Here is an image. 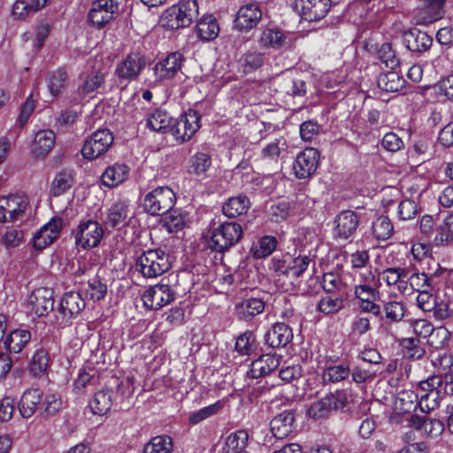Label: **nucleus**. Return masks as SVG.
I'll return each instance as SVG.
<instances>
[{"mask_svg": "<svg viewBox=\"0 0 453 453\" xmlns=\"http://www.w3.org/2000/svg\"><path fill=\"white\" fill-rule=\"evenodd\" d=\"M198 15L196 0H180L165 11L161 22L163 27L174 30L188 27Z\"/></svg>", "mask_w": 453, "mask_h": 453, "instance_id": "obj_1", "label": "nucleus"}, {"mask_svg": "<svg viewBox=\"0 0 453 453\" xmlns=\"http://www.w3.org/2000/svg\"><path fill=\"white\" fill-rule=\"evenodd\" d=\"M72 234L76 248L79 250H87L99 246L104 238V230L98 221L83 219L73 229Z\"/></svg>", "mask_w": 453, "mask_h": 453, "instance_id": "obj_2", "label": "nucleus"}, {"mask_svg": "<svg viewBox=\"0 0 453 453\" xmlns=\"http://www.w3.org/2000/svg\"><path fill=\"white\" fill-rule=\"evenodd\" d=\"M136 270L145 278H156L169 270V256L162 250H148L142 252L135 263Z\"/></svg>", "mask_w": 453, "mask_h": 453, "instance_id": "obj_3", "label": "nucleus"}, {"mask_svg": "<svg viewBox=\"0 0 453 453\" xmlns=\"http://www.w3.org/2000/svg\"><path fill=\"white\" fill-rule=\"evenodd\" d=\"M176 196L173 190L167 187H157L144 196L142 206L150 215H161L168 212L175 204Z\"/></svg>", "mask_w": 453, "mask_h": 453, "instance_id": "obj_4", "label": "nucleus"}, {"mask_svg": "<svg viewBox=\"0 0 453 453\" xmlns=\"http://www.w3.org/2000/svg\"><path fill=\"white\" fill-rule=\"evenodd\" d=\"M29 199L24 194H12L0 197V222L22 220L28 208Z\"/></svg>", "mask_w": 453, "mask_h": 453, "instance_id": "obj_5", "label": "nucleus"}, {"mask_svg": "<svg viewBox=\"0 0 453 453\" xmlns=\"http://www.w3.org/2000/svg\"><path fill=\"white\" fill-rule=\"evenodd\" d=\"M242 236L241 225L235 222H225L214 227L211 233V248L224 251L237 243Z\"/></svg>", "mask_w": 453, "mask_h": 453, "instance_id": "obj_6", "label": "nucleus"}, {"mask_svg": "<svg viewBox=\"0 0 453 453\" xmlns=\"http://www.w3.org/2000/svg\"><path fill=\"white\" fill-rule=\"evenodd\" d=\"M113 142V136L107 129H99L93 133L84 142L82 156L89 160L95 159L108 150Z\"/></svg>", "mask_w": 453, "mask_h": 453, "instance_id": "obj_7", "label": "nucleus"}, {"mask_svg": "<svg viewBox=\"0 0 453 453\" xmlns=\"http://www.w3.org/2000/svg\"><path fill=\"white\" fill-rule=\"evenodd\" d=\"M200 127V115L196 111L190 109L180 115L171 131L176 141L182 142L189 140Z\"/></svg>", "mask_w": 453, "mask_h": 453, "instance_id": "obj_8", "label": "nucleus"}, {"mask_svg": "<svg viewBox=\"0 0 453 453\" xmlns=\"http://www.w3.org/2000/svg\"><path fill=\"white\" fill-rule=\"evenodd\" d=\"M174 299V291L168 284H156L150 287L142 295L144 307L150 310H159Z\"/></svg>", "mask_w": 453, "mask_h": 453, "instance_id": "obj_9", "label": "nucleus"}, {"mask_svg": "<svg viewBox=\"0 0 453 453\" xmlns=\"http://www.w3.org/2000/svg\"><path fill=\"white\" fill-rule=\"evenodd\" d=\"M320 154L315 148H306L299 152L293 164L296 178L306 179L313 175L318 168Z\"/></svg>", "mask_w": 453, "mask_h": 453, "instance_id": "obj_10", "label": "nucleus"}, {"mask_svg": "<svg viewBox=\"0 0 453 453\" xmlns=\"http://www.w3.org/2000/svg\"><path fill=\"white\" fill-rule=\"evenodd\" d=\"M346 398L339 393L328 394L319 400L313 402L309 407L307 413L314 419L323 418L328 416L332 410L343 408Z\"/></svg>", "mask_w": 453, "mask_h": 453, "instance_id": "obj_11", "label": "nucleus"}, {"mask_svg": "<svg viewBox=\"0 0 453 453\" xmlns=\"http://www.w3.org/2000/svg\"><path fill=\"white\" fill-rule=\"evenodd\" d=\"M262 10L258 4L250 2L242 5L234 19V27L247 32L256 27L262 19Z\"/></svg>", "mask_w": 453, "mask_h": 453, "instance_id": "obj_12", "label": "nucleus"}, {"mask_svg": "<svg viewBox=\"0 0 453 453\" xmlns=\"http://www.w3.org/2000/svg\"><path fill=\"white\" fill-rule=\"evenodd\" d=\"M311 259L307 256L295 258L288 257L283 260L273 261V269L279 275H285L290 280L297 279L308 268Z\"/></svg>", "mask_w": 453, "mask_h": 453, "instance_id": "obj_13", "label": "nucleus"}, {"mask_svg": "<svg viewBox=\"0 0 453 453\" xmlns=\"http://www.w3.org/2000/svg\"><path fill=\"white\" fill-rule=\"evenodd\" d=\"M119 9L115 0H96L88 12L89 21L97 27L110 22Z\"/></svg>", "mask_w": 453, "mask_h": 453, "instance_id": "obj_14", "label": "nucleus"}, {"mask_svg": "<svg viewBox=\"0 0 453 453\" xmlns=\"http://www.w3.org/2000/svg\"><path fill=\"white\" fill-rule=\"evenodd\" d=\"M183 63L184 58L180 52L175 51L168 54L153 68L157 81H162L173 78L181 70Z\"/></svg>", "mask_w": 453, "mask_h": 453, "instance_id": "obj_15", "label": "nucleus"}, {"mask_svg": "<svg viewBox=\"0 0 453 453\" xmlns=\"http://www.w3.org/2000/svg\"><path fill=\"white\" fill-rule=\"evenodd\" d=\"M301 17L308 20L318 21L326 17L331 8V0H297Z\"/></svg>", "mask_w": 453, "mask_h": 453, "instance_id": "obj_16", "label": "nucleus"}, {"mask_svg": "<svg viewBox=\"0 0 453 453\" xmlns=\"http://www.w3.org/2000/svg\"><path fill=\"white\" fill-rule=\"evenodd\" d=\"M359 224L357 213L350 210L341 211L334 219V237L348 240L356 233Z\"/></svg>", "mask_w": 453, "mask_h": 453, "instance_id": "obj_17", "label": "nucleus"}, {"mask_svg": "<svg viewBox=\"0 0 453 453\" xmlns=\"http://www.w3.org/2000/svg\"><path fill=\"white\" fill-rule=\"evenodd\" d=\"M31 311L37 316L47 315L53 310L54 299L53 291L49 288H39L35 289L28 298Z\"/></svg>", "mask_w": 453, "mask_h": 453, "instance_id": "obj_18", "label": "nucleus"}, {"mask_svg": "<svg viewBox=\"0 0 453 453\" xmlns=\"http://www.w3.org/2000/svg\"><path fill=\"white\" fill-rule=\"evenodd\" d=\"M131 204L128 200H116L107 210L105 224L111 227H122L128 224Z\"/></svg>", "mask_w": 453, "mask_h": 453, "instance_id": "obj_19", "label": "nucleus"}, {"mask_svg": "<svg viewBox=\"0 0 453 453\" xmlns=\"http://www.w3.org/2000/svg\"><path fill=\"white\" fill-rule=\"evenodd\" d=\"M145 65L143 56L136 52L130 53L118 65L115 73L119 79L134 80L140 74Z\"/></svg>", "mask_w": 453, "mask_h": 453, "instance_id": "obj_20", "label": "nucleus"}, {"mask_svg": "<svg viewBox=\"0 0 453 453\" xmlns=\"http://www.w3.org/2000/svg\"><path fill=\"white\" fill-rule=\"evenodd\" d=\"M408 269L403 267H389L384 269L378 275V285L380 281L388 286H394L399 293L404 294L408 291Z\"/></svg>", "mask_w": 453, "mask_h": 453, "instance_id": "obj_21", "label": "nucleus"}, {"mask_svg": "<svg viewBox=\"0 0 453 453\" xmlns=\"http://www.w3.org/2000/svg\"><path fill=\"white\" fill-rule=\"evenodd\" d=\"M425 5L417 14L419 25H428L441 19L445 14L447 0H424Z\"/></svg>", "mask_w": 453, "mask_h": 453, "instance_id": "obj_22", "label": "nucleus"}, {"mask_svg": "<svg viewBox=\"0 0 453 453\" xmlns=\"http://www.w3.org/2000/svg\"><path fill=\"white\" fill-rule=\"evenodd\" d=\"M62 228L60 219H52L50 222L41 227L34 237V247L36 250H43L51 244L59 235Z\"/></svg>", "mask_w": 453, "mask_h": 453, "instance_id": "obj_23", "label": "nucleus"}, {"mask_svg": "<svg viewBox=\"0 0 453 453\" xmlns=\"http://www.w3.org/2000/svg\"><path fill=\"white\" fill-rule=\"evenodd\" d=\"M293 338V332L290 326L285 323H275L265 334V342L271 348H280L286 346Z\"/></svg>", "mask_w": 453, "mask_h": 453, "instance_id": "obj_24", "label": "nucleus"}, {"mask_svg": "<svg viewBox=\"0 0 453 453\" xmlns=\"http://www.w3.org/2000/svg\"><path fill=\"white\" fill-rule=\"evenodd\" d=\"M280 365V357L265 354L254 360L250 365V369L247 372V377L257 379L270 374Z\"/></svg>", "mask_w": 453, "mask_h": 453, "instance_id": "obj_25", "label": "nucleus"}, {"mask_svg": "<svg viewBox=\"0 0 453 453\" xmlns=\"http://www.w3.org/2000/svg\"><path fill=\"white\" fill-rule=\"evenodd\" d=\"M410 426L417 431H421L430 438H435L444 431L443 423L438 418H430L412 415L409 420Z\"/></svg>", "mask_w": 453, "mask_h": 453, "instance_id": "obj_26", "label": "nucleus"}, {"mask_svg": "<svg viewBox=\"0 0 453 453\" xmlns=\"http://www.w3.org/2000/svg\"><path fill=\"white\" fill-rule=\"evenodd\" d=\"M42 395L43 393L40 388H29L23 393L18 405L22 418H29L35 414L42 401Z\"/></svg>", "mask_w": 453, "mask_h": 453, "instance_id": "obj_27", "label": "nucleus"}, {"mask_svg": "<svg viewBox=\"0 0 453 453\" xmlns=\"http://www.w3.org/2000/svg\"><path fill=\"white\" fill-rule=\"evenodd\" d=\"M403 43L411 51L422 52L427 50L431 47L433 38L426 32L414 28L404 32Z\"/></svg>", "mask_w": 453, "mask_h": 453, "instance_id": "obj_28", "label": "nucleus"}, {"mask_svg": "<svg viewBox=\"0 0 453 453\" xmlns=\"http://www.w3.org/2000/svg\"><path fill=\"white\" fill-rule=\"evenodd\" d=\"M295 416L291 411H283L276 415L270 423L271 432L275 438L288 436L294 427Z\"/></svg>", "mask_w": 453, "mask_h": 453, "instance_id": "obj_29", "label": "nucleus"}, {"mask_svg": "<svg viewBox=\"0 0 453 453\" xmlns=\"http://www.w3.org/2000/svg\"><path fill=\"white\" fill-rule=\"evenodd\" d=\"M130 168L126 164L116 163L108 166L101 176L102 184L108 188H114L127 180Z\"/></svg>", "mask_w": 453, "mask_h": 453, "instance_id": "obj_30", "label": "nucleus"}, {"mask_svg": "<svg viewBox=\"0 0 453 453\" xmlns=\"http://www.w3.org/2000/svg\"><path fill=\"white\" fill-rule=\"evenodd\" d=\"M265 306V302L261 298L250 297L238 303L235 305V311L240 319L250 320L262 313Z\"/></svg>", "mask_w": 453, "mask_h": 453, "instance_id": "obj_31", "label": "nucleus"}, {"mask_svg": "<svg viewBox=\"0 0 453 453\" xmlns=\"http://www.w3.org/2000/svg\"><path fill=\"white\" fill-rule=\"evenodd\" d=\"M56 141L55 133L50 129L38 131L34 138L33 152L37 157H44L53 148Z\"/></svg>", "mask_w": 453, "mask_h": 453, "instance_id": "obj_32", "label": "nucleus"}, {"mask_svg": "<svg viewBox=\"0 0 453 453\" xmlns=\"http://www.w3.org/2000/svg\"><path fill=\"white\" fill-rule=\"evenodd\" d=\"M287 35L283 30L275 27H267L262 31L259 43L265 48L279 50L287 44Z\"/></svg>", "mask_w": 453, "mask_h": 453, "instance_id": "obj_33", "label": "nucleus"}, {"mask_svg": "<svg viewBox=\"0 0 453 453\" xmlns=\"http://www.w3.org/2000/svg\"><path fill=\"white\" fill-rule=\"evenodd\" d=\"M219 32L217 19L212 15H204L196 25V34L203 41L214 40Z\"/></svg>", "mask_w": 453, "mask_h": 453, "instance_id": "obj_34", "label": "nucleus"}, {"mask_svg": "<svg viewBox=\"0 0 453 453\" xmlns=\"http://www.w3.org/2000/svg\"><path fill=\"white\" fill-rule=\"evenodd\" d=\"M250 206V199L245 195L228 198L222 206V211L227 218H235L247 212Z\"/></svg>", "mask_w": 453, "mask_h": 453, "instance_id": "obj_35", "label": "nucleus"}, {"mask_svg": "<svg viewBox=\"0 0 453 453\" xmlns=\"http://www.w3.org/2000/svg\"><path fill=\"white\" fill-rule=\"evenodd\" d=\"M249 441V434L245 430H238L230 434L222 448L223 453H248L246 448Z\"/></svg>", "mask_w": 453, "mask_h": 453, "instance_id": "obj_36", "label": "nucleus"}, {"mask_svg": "<svg viewBox=\"0 0 453 453\" xmlns=\"http://www.w3.org/2000/svg\"><path fill=\"white\" fill-rule=\"evenodd\" d=\"M85 307V302L78 293L69 292L64 295L60 303V312L70 319L78 315Z\"/></svg>", "mask_w": 453, "mask_h": 453, "instance_id": "obj_37", "label": "nucleus"}, {"mask_svg": "<svg viewBox=\"0 0 453 453\" xmlns=\"http://www.w3.org/2000/svg\"><path fill=\"white\" fill-rule=\"evenodd\" d=\"M74 183V174L72 171L63 170L58 173L50 183V194L52 196H60L66 193Z\"/></svg>", "mask_w": 453, "mask_h": 453, "instance_id": "obj_38", "label": "nucleus"}, {"mask_svg": "<svg viewBox=\"0 0 453 453\" xmlns=\"http://www.w3.org/2000/svg\"><path fill=\"white\" fill-rule=\"evenodd\" d=\"M31 340V334L27 329L12 330L5 338L4 347L12 353H19Z\"/></svg>", "mask_w": 453, "mask_h": 453, "instance_id": "obj_39", "label": "nucleus"}, {"mask_svg": "<svg viewBox=\"0 0 453 453\" xmlns=\"http://www.w3.org/2000/svg\"><path fill=\"white\" fill-rule=\"evenodd\" d=\"M172 117L165 110L156 109L146 118V127L154 132L164 133L171 125Z\"/></svg>", "mask_w": 453, "mask_h": 453, "instance_id": "obj_40", "label": "nucleus"}, {"mask_svg": "<svg viewBox=\"0 0 453 453\" xmlns=\"http://www.w3.org/2000/svg\"><path fill=\"white\" fill-rule=\"evenodd\" d=\"M112 391L110 389H102L95 393L89 402V407L96 415L106 414L112 404Z\"/></svg>", "mask_w": 453, "mask_h": 453, "instance_id": "obj_41", "label": "nucleus"}, {"mask_svg": "<svg viewBox=\"0 0 453 453\" xmlns=\"http://www.w3.org/2000/svg\"><path fill=\"white\" fill-rule=\"evenodd\" d=\"M211 166V155L206 152H196L189 159L188 172L197 177L204 178Z\"/></svg>", "mask_w": 453, "mask_h": 453, "instance_id": "obj_42", "label": "nucleus"}, {"mask_svg": "<svg viewBox=\"0 0 453 453\" xmlns=\"http://www.w3.org/2000/svg\"><path fill=\"white\" fill-rule=\"evenodd\" d=\"M173 444L171 437L158 435L151 438L144 447L142 453H173Z\"/></svg>", "mask_w": 453, "mask_h": 453, "instance_id": "obj_43", "label": "nucleus"}, {"mask_svg": "<svg viewBox=\"0 0 453 453\" xmlns=\"http://www.w3.org/2000/svg\"><path fill=\"white\" fill-rule=\"evenodd\" d=\"M378 86L387 92H396L403 88L404 80L394 71L381 73L378 77Z\"/></svg>", "mask_w": 453, "mask_h": 453, "instance_id": "obj_44", "label": "nucleus"}, {"mask_svg": "<svg viewBox=\"0 0 453 453\" xmlns=\"http://www.w3.org/2000/svg\"><path fill=\"white\" fill-rule=\"evenodd\" d=\"M393 233L394 226L388 216L380 215L372 222V234L377 240H388Z\"/></svg>", "mask_w": 453, "mask_h": 453, "instance_id": "obj_45", "label": "nucleus"}, {"mask_svg": "<svg viewBox=\"0 0 453 453\" xmlns=\"http://www.w3.org/2000/svg\"><path fill=\"white\" fill-rule=\"evenodd\" d=\"M104 81V75L99 70H92L84 74L82 81L79 86V91L83 94H88L96 91Z\"/></svg>", "mask_w": 453, "mask_h": 453, "instance_id": "obj_46", "label": "nucleus"}, {"mask_svg": "<svg viewBox=\"0 0 453 453\" xmlns=\"http://www.w3.org/2000/svg\"><path fill=\"white\" fill-rule=\"evenodd\" d=\"M403 354L407 358L419 359L424 354L425 350L420 346V342L417 337L403 338L400 342Z\"/></svg>", "mask_w": 453, "mask_h": 453, "instance_id": "obj_47", "label": "nucleus"}, {"mask_svg": "<svg viewBox=\"0 0 453 453\" xmlns=\"http://www.w3.org/2000/svg\"><path fill=\"white\" fill-rule=\"evenodd\" d=\"M277 240L271 235H265L259 239L252 249L253 257L256 258H264L270 256L275 250Z\"/></svg>", "mask_w": 453, "mask_h": 453, "instance_id": "obj_48", "label": "nucleus"}, {"mask_svg": "<svg viewBox=\"0 0 453 453\" xmlns=\"http://www.w3.org/2000/svg\"><path fill=\"white\" fill-rule=\"evenodd\" d=\"M223 408L221 401H217L212 404L199 409L191 413L188 417V422L191 425H197L200 422L218 414Z\"/></svg>", "mask_w": 453, "mask_h": 453, "instance_id": "obj_49", "label": "nucleus"}, {"mask_svg": "<svg viewBox=\"0 0 453 453\" xmlns=\"http://www.w3.org/2000/svg\"><path fill=\"white\" fill-rule=\"evenodd\" d=\"M48 364V353L42 349H37L34 353L29 365L30 372L35 377L42 376L46 372Z\"/></svg>", "mask_w": 453, "mask_h": 453, "instance_id": "obj_50", "label": "nucleus"}, {"mask_svg": "<svg viewBox=\"0 0 453 453\" xmlns=\"http://www.w3.org/2000/svg\"><path fill=\"white\" fill-rule=\"evenodd\" d=\"M67 73L64 69H58L50 74L48 88L53 96H59L65 88Z\"/></svg>", "mask_w": 453, "mask_h": 453, "instance_id": "obj_51", "label": "nucleus"}, {"mask_svg": "<svg viewBox=\"0 0 453 453\" xmlns=\"http://www.w3.org/2000/svg\"><path fill=\"white\" fill-rule=\"evenodd\" d=\"M286 149V140L282 137L276 138L262 149V158L265 160L277 161L281 150H285Z\"/></svg>", "mask_w": 453, "mask_h": 453, "instance_id": "obj_52", "label": "nucleus"}, {"mask_svg": "<svg viewBox=\"0 0 453 453\" xmlns=\"http://www.w3.org/2000/svg\"><path fill=\"white\" fill-rule=\"evenodd\" d=\"M343 307V300L341 297H334L326 296L321 297L317 305V310L325 314H334L341 311Z\"/></svg>", "mask_w": 453, "mask_h": 453, "instance_id": "obj_53", "label": "nucleus"}, {"mask_svg": "<svg viewBox=\"0 0 453 453\" xmlns=\"http://www.w3.org/2000/svg\"><path fill=\"white\" fill-rule=\"evenodd\" d=\"M383 311L386 319L390 323L400 322L405 314V305L397 301H389L384 303Z\"/></svg>", "mask_w": 453, "mask_h": 453, "instance_id": "obj_54", "label": "nucleus"}, {"mask_svg": "<svg viewBox=\"0 0 453 453\" xmlns=\"http://www.w3.org/2000/svg\"><path fill=\"white\" fill-rule=\"evenodd\" d=\"M377 58L385 65L386 67L390 69H394L399 65V59L396 57L392 45L388 42H384L378 48Z\"/></svg>", "mask_w": 453, "mask_h": 453, "instance_id": "obj_55", "label": "nucleus"}, {"mask_svg": "<svg viewBox=\"0 0 453 453\" xmlns=\"http://www.w3.org/2000/svg\"><path fill=\"white\" fill-rule=\"evenodd\" d=\"M239 65L244 73H250L262 66L263 55L257 52H248L241 57Z\"/></svg>", "mask_w": 453, "mask_h": 453, "instance_id": "obj_56", "label": "nucleus"}, {"mask_svg": "<svg viewBox=\"0 0 453 453\" xmlns=\"http://www.w3.org/2000/svg\"><path fill=\"white\" fill-rule=\"evenodd\" d=\"M441 375H444L446 380L453 379V355L449 352L440 354L434 361Z\"/></svg>", "mask_w": 453, "mask_h": 453, "instance_id": "obj_57", "label": "nucleus"}, {"mask_svg": "<svg viewBox=\"0 0 453 453\" xmlns=\"http://www.w3.org/2000/svg\"><path fill=\"white\" fill-rule=\"evenodd\" d=\"M354 296L358 300L380 298L378 283H358L354 288Z\"/></svg>", "mask_w": 453, "mask_h": 453, "instance_id": "obj_58", "label": "nucleus"}, {"mask_svg": "<svg viewBox=\"0 0 453 453\" xmlns=\"http://www.w3.org/2000/svg\"><path fill=\"white\" fill-rule=\"evenodd\" d=\"M107 293V286L102 280L95 277L88 281L86 294L93 301H100L104 298Z\"/></svg>", "mask_w": 453, "mask_h": 453, "instance_id": "obj_59", "label": "nucleus"}, {"mask_svg": "<svg viewBox=\"0 0 453 453\" xmlns=\"http://www.w3.org/2000/svg\"><path fill=\"white\" fill-rule=\"evenodd\" d=\"M349 373V367L346 365L341 364L327 367L323 373V379L324 380L330 382H338L346 379Z\"/></svg>", "mask_w": 453, "mask_h": 453, "instance_id": "obj_60", "label": "nucleus"}, {"mask_svg": "<svg viewBox=\"0 0 453 453\" xmlns=\"http://www.w3.org/2000/svg\"><path fill=\"white\" fill-rule=\"evenodd\" d=\"M431 278L424 273H413L408 274V288L417 292L420 290L431 289Z\"/></svg>", "mask_w": 453, "mask_h": 453, "instance_id": "obj_61", "label": "nucleus"}, {"mask_svg": "<svg viewBox=\"0 0 453 453\" xmlns=\"http://www.w3.org/2000/svg\"><path fill=\"white\" fill-rule=\"evenodd\" d=\"M185 224L184 216L176 211H173L165 216L164 226L169 233H177L184 227Z\"/></svg>", "mask_w": 453, "mask_h": 453, "instance_id": "obj_62", "label": "nucleus"}, {"mask_svg": "<svg viewBox=\"0 0 453 453\" xmlns=\"http://www.w3.org/2000/svg\"><path fill=\"white\" fill-rule=\"evenodd\" d=\"M381 147L388 152H396L404 147L402 138L394 132H388L381 139Z\"/></svg>", "mask_w": 453, "mask_h": 453, "instance_id": "obj_63", "label": "nucleus"}, {"mask_svg": "<svg viewBox=\"0 0 453 453\" xmlns=\"http://www.w3.org/2000/svg\"><path fill=\"white\" fill-rule=\"evenodd\" d=\"M412 333L418 337L426 338L434 331V326L426 319L409 320Z\"/></svg>", "mask_w": 453, "mask_h": 453, "instance_id": "obj_64", "label": "nucleus"}]
</instances>
